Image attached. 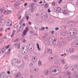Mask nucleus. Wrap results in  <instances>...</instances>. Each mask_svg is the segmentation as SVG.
I'll list each match as a JSON object with an SVG mask.
<instances>
[{
  "label": "nucleus",
  "instance_id": "a19ab883",
  "mask_svg": "<svg viewBox=\"0 0 78 78\" xmlns=\"http://www.w3.org/2000/svg\"><path fill=\"white\" fill-rule=\"evenodd\" d=\"M20 43H19V44H18V46H17V48H18V49H19V48H20Z\"/></svg>",
  "mask_w": 78,
  "mask_h": 78
},
{
  "label": "nucleus",
  "instance_id": "37998d69",
  "mask_svg": "<svg viewBox=\"0 0 78 78\" xmlns=\"http://www.w3.org/2000/svg\"><path fill=\"white\" fill-rule=\"evenodd\" d=\"M22 22H23V20H22V21H21L20 22V25H22Z\"/></svg>",
  "mask_w": 78,
  "mask_h": 78
},
{
  "label": "nucleus",
  "instance_id": "dca6fc26",
  "mask_svg": "<svg viewBox=\"0 0 78 78\" xmlns=\"http://www.w3.org/2000/svg\"><path fill=\"white\" fill-rule=\"evenodd\" d=\"M75 51V49L74 48H71L69 49V51L70 53H72Z\"/></svg>",
  "mask_w": 78,
  "mask_h": 78
},
{
  "label": "nucleus",
  "instance_id": "f8f14e48",
  "mask_svg": "<svg viewBox=\"0 0 78 78\" xmlns=\"http://www.w3.org/2000/svg\"><path fill=\"white\" fill-rule=\"evenodd\" d=\"M67 39L69 41H72V37L71 36H69L67 38Z\"/></svg>",
  "mask_w": 78,
  "mask_h": 78
},
{
  "label": "nucleus",
  "instance_id": "473e14b6",
  "mask_svg": "<svg viewBox=\"0 0 78 78\" xmlns=\"http://www.w3.org/2000/svg\"><path fill=\"white\" fill-rule=\"evenodd\" d=\"M20 3H21V1H18L17 3H17V4H18V5H20Z\"/></svg>",
  "mask_w": 78,
  "mask_h": 78
},
{
  "label": "nucleus",
  "instance_id": "b1692460",
  "mask_svg": "<svg viewBox=\"0 0 78 78\" xmlns=\"http://www.w3.org/2000/svg\"><path fill=\"white\" fill-rule=\"evenodd\" d=\"M16 63H17L18 64H20V63L21 62V60H20V59L17 60H17H16Z\"/></svg>",
  "mask_w": 78,
  "mask_h": 78
},
{
  "label": "nucleus",
  "instance_id": "20e7f679",
  "mask_svg": "<svg viewBox=\"0 0 78 78\" xmlns=\"http://www.w3.org/2000/svg\"><path fill=\"white\" fill-rule=\"evenodd\" d=\"M77 31L75 29H73L72 30H69V34L70 36H74L75 34L76 33Z\"/></svg>",
  "mask_w": 78,
  "mask_h": 78
},
{
  "label": "nucleus",
  "instance_id": "c756f323",
  "mask_svg": "<svg viewBox=\"0 0 78 78\" xmlns=\"http://www.w3.org/2000/svg\"><path fill=\"white\" fill-rule=\"evenodd\" d=\"M11 24H10L9 23V22H8L7 23V25L8 26H11Z\"/></svg>",
  "mask_w": 78,
  "mask_h": 78
},
{
  "label": "nucleus",
  "instance_id": "ddd939ff",
  "mask_svg": "<svg viewBox=\"0 0 78 78\" xmlns=\"http://www.w3.org/2000/svg\"><path fill=\"white\" fill-rule=\"evenodd\" d=\"M48 38V36L47 34H45L43 36V39L44 40H46Z\"/></svg>",
  "mask_w": 78,
  "mask_h": 78
},
{
  "label": "nucleus",
  "instance_id": "69168bd1",
  "mask_svg": "<svg viewBox=\"0 0 78 78\" xmlns=\"http://www.w3.org/2000/svg\"><path fill=\"white\" fill-rule=\"evenodd\" d=\"M55 64H58V62H55Z\"/></svg>",
  "mask_w": 78,
  "mask_h": 78
},
{
  "label": "nucleus",
  "instance_id": "864d4df0",
  "mask_svg": "<svg viewBox=\"0 0 78 78\" xmlns=\"http://www.w3.org/2000/svg\"><path fill=\"white\" fill-rule=\"evenodd\" d=\"M22 54H23V55H26V54H27V53H26V52H25V51L24 52V53H22Z\"/></svg>",
  "mask_w": 78,
  "mask_h": 78
},
{
  "label": "nucleus",
  "instance_id": "774afa93",
  "mask_svg": "<svg viewBox=\"0 0 78 78\" xmlns=\"http://www.w3.org/2000/svg\"><path fill=\"white\" fill-rule=\"evenodd\" d=\"M7 73H8V74H10V72L9 71H8L7 72Z\"/></svg>",
  "mask_w": 78,
  "mask_h": 78
},
{
  "label": "nucleus",
  "instance_id": "58836bf2",
  "mask_svg": "<svg viewBox=\"0 0 78 78\" xmlns=\"http://www.w3.org/2000/svg\"><path fill=\"white\" fill-rule=\"evenodd\" d=\"M45 30V28L44 27H43L41 28V29H40V31H41V30Z\"/></svg>",
  "mask_w": 78,
  "mask_h": 78
},
{
  "label": "nucleus",
  "instance_id": "9b49d317",
  "mask_svg": "<svg viewBox=\"0 0 78 78\" xmlns=\"http://www.w3.org/2000/svg\"><path fill=\"white\" fill-rule=\"evenodd\" d=\"M14 7L16 9H19L20 8V7L19 5L18 4H17V3H15L14 4Z\"/></svg>",
  "mask_w": 78,
  "mask_h": 78
},
{
  "label": "nucleus",
  "instance_id": "13d9d810",
  "mask_svg": "<svg viewBox=\"0 0 78 78\" xmlns=\"http://www.w3.org/2000/svg\"><path fill=\"white\" fill-rule=\"evenodd\" d=\"M21 26H23V27H25V23H23V24Z\"/></svg>",
  "mask_w": 78,
  "mask_h": 78
},
{
  "label": "nucleus",
  "instance_id": "5fc2aeb1",
  "mask_svg": "<svg viewBox=\"0 0 78 78\" xmlns=\"http://www.w3.org/2000/svg\"><path fill=\"white\" fill-rule=\"evenodd\" d=\"M65 22H68V19H65Z\"/></svg>",
  "mask_w": 78,
  "mask_h": 78
},
{
  "label": "nucleus",
  "instance_id": "49530a36",
  "mask_svg": "<svg viewBox=\"0 0 78 78\" xmlns=\"http://www.w3.org/2000/svg\"><path fill=\"white\" fill-rule=\"evenodd\" d=\"M15 28H18L19 27V25H16V24L15 26Z\"/></svg>",
  "mask_w": 78,
  "mask_h": 78
},
{
  "label": "nucleus",
  "instance_id": "4d7b16f0",
  "mask_svg": "<svg viewBox=\"0 0 78 78\" xmlns=\"http://www.w3.org/2000/svg\"><path fill=\"white\" fill-rule=\"evenodd\" d=\"M48 12H51V11H50V9H48Z\"/></svg>",
  "mask_w": 78,
  "mask_h": 78
},
{
  "label": "nucleus",
  "instance_id": "0eeeda50",
  "mask_svg": "<svg viewBox=\"0 0 78 78\" xmlns=\"http://www.w3.org/2000/svg\"><path fill=\"white\" fill-rule=\"evenodd\" d=\"M37 58L36 57H33L32 58V61L33 62H36L37 61Z\"/></svg>",
  "mask_w": 78,
  "mask_h": 78
},
{
  "label": "nucleus",
  "instance_id": "6ab92c4d",
  "mask_svg": "<svg viewBox=\"0 0 78 78\" xmlns=\"http://www.w3.org/2000/svg\"><path fill=\"white\" fill-rule=\"evenodd\" d=\"M3 12V14H5V13L6 12V10H5L3 9H1L0 10V12H1V13H2V12Z\"/></svg>",
  "mask_w": 78,
  "mask_h": 78
},
{
  "label": "nucleus",
  "instance_id": "8fccbe9b",
  "mask_svg": "<svg viewBox=\"0 0 78 78\" xmlns=\"http://www.w3.org/2000/svg\"><path fill=\"white\" fill-rule=\"evenodd\" d=\"M62 64H65V62H64V60H62Z\"/></svg>",
  "mask_w": 78,
  "mask_h": 78
},
{
  "label": "nucleus",
  "instance_id": "e2e57ef3",
  "mask_svg": "<svg viewBox=\"0 0 78 78\" xmlns=\"http://www.w3.org/2000/svg\"><path fill=\"white\" fill-rule=\"evenodd\" d=\"M17 45V44H15L13 45V47H15V46H16Z\"/></svg>",
  "mask_w": 78,
  "mask_h": 78
},
{
  "label": "nucleus",
  "instance_id": "c03bdc74",
  "mask_svg": "<svg viewBox=\"0 0 78 78\" xmlns=\"http://www.w3.org/2000/svg\"><path fill=\"white\" fill-rule=\"evenodd\" d=\"M65 44V42L62 41V45H64Z\"/></svg>",
  "mask_w": 78,
  "mask_h": 78
},
{
  "label": "nucleus",
  "instance_id": "aec40b11",
  "mask_svg": "<svg viewBox=\"0 0 78 78\" xmlns=\"http://www.w3.org/2000/svg\"><path fill=\"white\" fill-rule=\"evenodd\" d=\"M74 78H78V73H76L74 76Z\"/></svg>",
  "mask_w": 78,
  "mask_h": 78
},
{
  "label": "nucleus",
  "instance_id": "2eb2a0df",
  "mask_svg": "<svg viewBox=\"0 0 78 78\" xmlns=\"http://www.w3.org/2000/svg\"><path fill=\"white\" fill-rule=\"evenodd\" d=\"M23 28H24V27L22 26H20L19 29V31H21L23 30Z\"/></svg>",
  "mask_w": 78,
  "mask_h": 78
},
{
  "label": "nucleus",
  "instance_id": "bf43d9fd",
  "mask_svg": "<svg viewBox=\"0 0 78 78\" xmlns=\"http://www.w3.org/2000/svg\"><path fill=\"white\" fill-rule=\"evenodd\" d=\"M64 9H65L66 8V5H64L63 7Z\"/></svg>",
  "mask_w": 78,
  "mask_h": 78
},
{
  "label": "nucleus",
  "instance_id": "f257e3e1",
  "mask_svg": "<svg viewBox=\"0 0 78 78\" xmlns=\"http://www.w3.org/2000/svg\"><path fill=\"white\" fill-rule=\"evenodd\" d=\"M49 42H52V43L54 44L55 46H56L58 44V42L56 41L55 37H51L49 39Z\"/></svg>",
  "mask_w": 78,
  "mask_h": 78
},
{
  "label": "nucleus",
  "instance_id": "bb28decb",
  "mask_svg": "<svg viewBox=\"0 0 78 78\" xmlns=\"http://www.w3.org/2000/svg\"><path fill=\"white\" fill-rule=\"evenodd\" d=\"M65 68L66 69H69V66L66 65L65 66Z\"/></svg>",
  "mask_w": 78,
  "mask_h": 78
},
{
  "label": "nucleus",
  "instance_id": "423d86ee",
  "mask_svg": "<svg viewBox=\"0 0 78 78\" xmlns=\"http://www.w3.org/2000/svg\"><path fill=\"white\" fill-rule=\"evenodd\" d=\"M1 78H6V74L5 72L2 73L0 74Z\"/></svg>",
  "mask_w": 78,
  "mask_h": 78
},
{
  "label": "nucleus",
  "instance_id": "5701e85b",
  "mask_svg": "<svg viewBox=\"0 0 78 78\" xmlns=\"http://www.w3.org/2000/svg\"><path fill=\"white\" fill-rule=\"evenodd\" d=\"M48 53H49V54H51L52 53V50L50 49L48 50Z\"/></svg>",
  "mask_w": 78,
  "mask_h": 78
},
{
  "label": "nucleus",
  "instance_id": "e433bc0d",
  "mask_svg": "<svg viewBox=\"0 0 78 78\" xmlns=\"http://www.w3.org/2000/svg\"><path fill=\"white\" fill-rule=\"evenodd\" d=\"M30 67H32L33 66V63H30Z\"/></svg>",
  "mask_w": 78,
  "mask_h": 78
},
{
  "label": "nucleus",
  "instance_id": "9d476101",
  "mask_svg": "<svg viewBox=\"0 0 78 78\" xmlns=\"http://www.w3.org/2000/svg\"><path fill=\"white\" fill-rule=\"evenodd\" d=\"M74 69L76 70L78 69V64H76L74 65L73 66V68L72 69V70H74Z\"/></svg>",
  "mask_w": 78,
  "mask_h": 78
},
{
  "label": "nucleus",
  "instance_id": "4be33fe9",
  "mask_svg": "<svg viewBox=\"0 0 78 78\" xmlns=\"http://www.w3.org/2000/svg\"><path fill=\"white\" fill-rule=\"evenodd\" d=\"M16 33V30H14L12 32V34L11 35V37H13L14 36V33Z\"/></svg>",
  "mask_w": 78,
  "mask_h": 78
},
{
  "label": "nucleus",
  "instance_id": "338daca9",
  "mask_svg": "<svg viewBox=\"0 0 78 78\" xmlns=\"http://www.w3.org/2000/svg\"><path fill=\"white\" fill-rule=\"evenodd\" d=\"M66 52H68L69 51V50L68 49H66Z\"/></svg>",
  "mask_w": 78,
  "mask_h": 78
},
{
  "label": "nucleus",
  "instance_id": "052dcab7",
  "mask_svg": "<svg viewBox=\"0 0 78 78\" xmlns=\"http://www.w3.org/2000/svg\"><path fill=\"white\" fill-rule=\"evenodd\" d=\"M29 25H31V22H30V21L29 22Z\"/></svg>",
  "mask_w": 78,
  "mask_h": 78
},
{
  "label": "nucleus",
  "instance_id": "6e6552de",
  "mask_svg": "<svg viewBox=\"0 0 78 78\" xmlns=\"http://www.w3.org/2000/svg\"><path fill=\"white\" fill-rule=\"evenodd\" d=\"M17 60L16 58L13 59L12 61V64L13 66H16V63H17V62L16 61Z\"/></svg>",
  "mask_w": 78,
  "mask_h": 78
},
{
  "label": "nucleus",
  "instance_id": "4c0bfd02",
  "mask_svg": "<svg viewBox=\"0 0 78 78\" xmlns=\"http://www.w3.org/2000/svg\"><path fill=\"white\" fill-rule=\"evenodd\" d=\"M38 64L40 65V66H41L42 65V63H41V62L40 61H38Z\"/></svg>",
  "mask_w": 78,
  "mask_h": 78
},
{
  "label": "nucleus",
  "instance_id": "f03ea898",
  "mask_svg": "<svg viewBox=\"0 0 78 78\" xmlns=\"http://www.w3.org/2000/svg\"><path fill=\"white\" fill-rule=\"evenodd\" d=\"M41 17L42 19L43 20H45L48 19V16H47V13L45 12H44L41 15Z\"/></svg>",
  "mask_w": 78,
  "mask_h": 78
},
{
  "label": "nucleus",
  "instance_id": "79ce46f5",
  "mask_svg": "<svg viewBox=\"0 0 78 78\" xmlns=\"http://www.w3.org/2000/svg\"><path fill=\"white\" fill-rule=\"evenodd\" d=\"M76 5L78 7V0H77L76 1Z\"/></svg>",
  "mask_w": 78,
  "mask_h": 78
},
{
  "label": "nucleus",
  "instance_id": "412c9836",
  "mask_svg": "<svg viewBox=\"0 0 78 78\" xmlns=\"http://www.w3.org/2000/svg\"><path fill=\"white\" fill-rule=\"evenodd\" d=\"M34 4L32 3L29 5V6L30 8H34Z\"/></svg>",
  "mask_w": 78,
  "mask_h": 78
},
{
  "label": "nucleus",
  "instance_id": "7c9ffc66",
  "mask_svg": "<svg viewBox=\"0 0 78 78\" xmlns=\"http://www.w3.org/2000/svg\"><path fill=\"white\" fill-rule=\"evenodd\" d=\"M37 48L39 50H41V49L39 48V44H37Z\"/></svg>",
  "mask_w": 78,
  "mask_h": 78
},
{
  "label": "nucleus",
  "instance_id": "603ef678",
  "mask_svg": "<svg viewBox=\"0 0 78 78\" xmlns=\"http://www.w3.org/2000/svg\"><path fill=\"white\" fill-rule=\"evenodd\" d=\"M25 42H26V40L25 39H23V43H25Z\"/></svg>",
  "mask_w": 78,
  "mask_h": 78
},
{
  "label": "nucleus",
  "instance_id": "2f4dec72",
  "mask_svg": "<svg viewBox=\"0 0 78 78\" xmlns=\"http://www.w3.org/2000/svg\"><path fill=\"white\" fill-rule=\"evenodd\" d=\"M72 47H76V43H73L72 44Z\"/></svg>",
  "mask_w": 78,
  "mask_h": 78
},
{
  "label": "nucleus",
  "instance_id": "c9c22d12",
  "mask_svg": "<svg viewBox=\"0 0 78 78\" xmlns=\"http://www.w3.org/2000/svg\"><path fill=\"white\" fill-rule=\"evenodd\" d=\"M10 44L8 45H7V46H6L5 47V48L6 49H7V48H9V47H10Z\"/></svg>",
  "mask_w": 78,
  "mask_h": 78
},
{
  "label": "nucleus",
  "instance_id": "7ed1b4c3",
  "mask_svg": "<svg viewBox=\"0 0 78 78\" xmlns=\"http://www.w3.org/2000/svg\"><path fill=\"white\" fill-rule=\"evenodd\" d=\"M58 68L57 66H54L51 68L50 72H56L57 70L59 71V69H58Z\"/></svg>",
  "mask_w": 78,
  "mask_h": 78
},
{
  "label": "nucleus",
  "instance_id": "4468645a",
  "mask_svg": "<svg viewBox=\"0 0 78 78\" xmlns=\"http://www.w3.org/2000/svg\"><path fill=\"white\" fill-rule=\"evenodd\" d=\"M69 23V26H68L69 27H71L72 26H73V24H74L73 22L72 21L69 22V23Z\"/></svg>",
  "mask_w": 78,
  "mask_h": 78
},
{
  "label": "nucleus",
  "instance_id": "09e8293b",
  "mask_svg": "<svg viewBox=\"0 0 78 78\" xmlns=\"http://www.w3.org/2000/svg\"><path fill=\"white\" fill-rule=\"evenodd\" d=\"M55 30L56 31H58L59 30V28L58 27H56L55 28Z\"/></svg>",
  "mask_w": 78,
  "mask_h": 78
},
{
  "label": "nucleus",
  "instance_id": "3c124183",
  "mask_svg": "<svg viewBox=\"0 0 78 78\" xmlns=\"http://www.w3.org/2000/svg\"><path fill=\"white\" fill-rule=\"evenodd\" d=\"M67 78H72V76H68L67 77Z\"/></svg>",
  "mask_w": 78,
  "mask_h": 78
},
{
  "label": "nucleus",
  "instance_id": "39448f33",
  "mask_svg": "<svg viewBox=\"0 0 78 78\" xmlns=\"http://www.w3.org/2000/svg\"><path fill=\"white\" fill-rule=\"evenodd\" d=\"M29 30V27H26L25 28V29L24 30V31L23 32V36H26L27 34V33H28V31Z\"/></svg>",
  "mask_w": 78,
  "mask_h": 78
},
{
  "label": "nucleus",
  "instance_id": "a18cd8bd",
  "mask_svg": "<svg viewBox=\"0 0 78 78\" xmlns=\"http://www.w3.org/2000/svg\"><path fill=\"white\" fill-rule=\"evenodd\" d=\"M52 5H53V6H55V2H53L52 3Z\"/></svg>",
  "mask_w": 78,
  "mask_h": 78
},
{
  "label": "nucleus",
  "instance_id": "cd10ccee",
  "mask_svg": "<svg viewBox=\"0 0 78 78\" xmlns=\"http://www.w3.org/2000/svg\"><path fill=\"white\" fill-rule=\"evenodd\" d=\"M44 7V8H48V4L46 3L45 4Z\"/></svg>",
  "mask_w": 78,
  "mask_h": 78
},
{
  "label": "nucleus",
  "instance_id": "a211bd4d",
  "mask_svg": "<svg viewBox=\"0 0 78 78\" xmlns=\"http://www.w3.org/2000/svg\"><path fill=\"white\" fill-rule=\"evenodd\" d=\"M44 73L46 75H48L49 74V73H48V70H46L44 71Z\"/></svg>",
  "mask_w": 78,
  "mask_h": 78
},
{
  "label": "nucleus",
  "instance_id": "ea45409f",
  "mask_svg": "<svg viewBox=\"0 0 78 78\" xmlns=\"http://www.w3.org/2000/svg\"><path fill=\"white\" fill-rule=\"evenodd\" d=\"M51 33L52 34H54V33H55V31L54 30H52L51 32Z\"/></svg>",
  "mask_w": 78,
  "mask_h": 78
},
{
  "label": "nucleus",
  "instance_id": "0e129e2a",
  "mask_svg": "<svg viewBox=\"0 0 78 78\" xmlns=\"http://www.w3.org/2000/svg\"><path fill=\"white\" fill-rule=\"evenodd\" d=\"M8 12H11V10H8Z\"/></svg>",
  "mask_w": 78,
  "mask_h": 78
},
{
  "label": "nucleus",
  "instance_id": "f3484780",
  "mask_svg": "<svg viewBox=\"0 0 78 78\" xmlns=\"http://www.w3.org/2000/svg\"><path fill=\"white\" fill-rule=\"evenodd\" d=\"M66 31L65 30H63L61 32V34L63 36H66Z\"/></svg>",
  "mask_w": 78,
  "mask_h": 78
},
{
  "label": "nucleus",
  "instance_id": "393cba45",
  "mask_svg": "<svg viewBox=\"0 0 78 78\" xmlns=\"http://www.w3.org/2000/svg\"><path fill=\"white\" fill-rule=\"evenodd\" d=\"M56 11L57 12H59L61 11V8L58 7L57 9H56Z\"/></svg>",
  "mask_w": 78,
  "mask_h": 78
},
{
  "label": "nucleus",
  "instance_id": "72a5a7b5",
  "mask_svg": "<svg viewBox=\"0 0 78 78\" xmlns=\"http://www.w3.org/2000/svg\"><path fill=\"white\" fill-rule=\"evenodd\" d=\"M30 78H35L34 75H32L30 76Z\"/></svg>",
  "mask_w": 78,
  "mask_h": 78
},
{
  "label": "nucleus",
  "instance_id": "f704fd0d",
  "mask_svg": "<svg viewBox=\"0 0 78 78\" xmlns=\"http://www.w3.org/2000/svg\"><path fill=\"white\" fill-rule=\"evenodd\" d=\"M19 38H18L16 39L14 41V42H17V41H19Z\"/></svg>",
  "mask_w": 78,
  "mask_h": 78
},
{
  "label": "nucleus",
  "instance_id": "de8ad7c7",
  "mask_svg": "<svg viewBox=\"0 0 78 78\" xmlns=\"http://www.w3.org/2000/svg\"><path fill=\"white\" fill-rule=\"evenodd\" d=\"M27 20H28L29 19V16H26Z\"/></svg>",
  "mask_w": 78,
  "mask_h": 78
},
{
  "label": "nucleus",
  "instance_id": "1a4fd4ad",
  "mask_svg": "<svg viewBox=\"0 0 78 78\" xmlns=\"http://www.w3.org/2000/svg\"><path fill=\"white\" fill-rule=\"evenodd\" d=\"M5 23H6V20L1 19L0 21V23H1V25H4L5 24Z\"/></svg>",
  "mask_w": 78,
  "mask_h": 78
},
{
  "label": "nucleus",
  "instance_id": "6e6d98bb",
  "mask_svg": "<svg viewBox=\"0 0 78 78\" xmlns=\"http://www.w3.org/2000/svg\"><path fill=\"white\" fill-rule=\"evenodd\" d=\"M28 5V4H27V3H25L24 4V6H27V5Z\"/></svg>",
  "mask_w": 78,
  "mask_h": 78
},
{
  "label": "nucleus",
  "instance_id": "c85d7f7f",
  "mask_svg": "<svg viewBox=\"0 0 78 78\" xmlns=\"http://www.w3.org/2000/svg\"><path fill=\"white\" fill-rule=\"evenodd\" d=\"M1 51L2 53H5V49H1Z\"/></svg>",
  "mask_w": 78,
  "mask_h": 78
},
{
  "label": "nucleus",
  "instance_id": "680f3d73",
  "mask_svg": "<svg viewBox=\"0 0 78 78\" xmlns=\"http://www.w3.org/2000/svg\"><path fill=\"white\" fill-rule=\"evenodd\" d=\"M76 46H77V47L78 46V41L77 42V43H76Z\"/></svg>",
  "mask_w": 78,
  "mask_h": 78
},
{
  "label": "nucleus",
  "instance_id": "a878e982",
  "mask_svg": "<svg viewBox=\"0 0 78 78\" xmlns=\"http://www.w3.org/2000/svg\"><path fill=\"white\" fill-rule=\"evenodd\" d=\"M29 10H30L31 12H33V11L34 10V7L30 8L29 9Z\"/></svg>",
  "mask_w": 78,
  "mask_h": 78
}]
</instances>
